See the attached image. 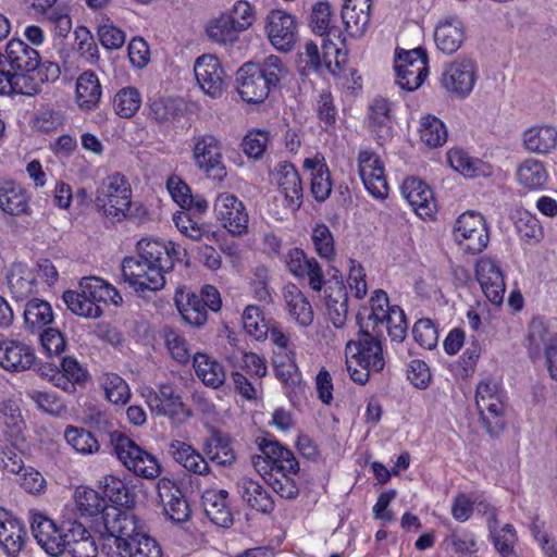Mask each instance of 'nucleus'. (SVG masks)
I'll return each mask as SVG.
<instances>
[{
	"mask_svg": "<svg viewBox=\"0 0 557 557\" xmlns=\"http://www.w3.org/2000/svg\"><path fill=\"white\" fill-rule=\"evenodd\" d=\"M39 53L23 40L11 39L4 52L0 51V95L16 94L25 74H30Z\"/></svg>",
	"mask_w": 557,
	"mask_h": 557,
	"instance_id": "423d86ee",
	"label": "nucleus"
},
{
	"mask_svg": "<svg viewBox=\"0 0 557 557\" xmlns=\"http://www.w3.org/2000/svg\"><path fill=\"white\" fill-rule=\"evenodd\" d=\"M159 496L163 503L164 513L174 522H185L190 517V505L185 490H159Z\"/></svg>",
	"mask_w": 557,
	"mask_h": 557,
	"instance_id": "79ce46f5",
	"label": "nucleus"
},
{
	"mask_svg": "<svg viewBox=\"0 0 557 557\" xmlns=\"http://www.w3.org/2000/svg\"><path fill=\"white\" fill-rule=\"evenodd\" d=\"M214 213L221 225L233 236L248 234L249 214L246 206L231 193L219 194L214 201Z\"/></svg>",
	"mask_w": 557,
	"mask_h": 557,
	"instance_id": "4468645a",
	"label": "nucleus"
},
{
	"mask_svg": "<svg viewBox=\"0 0 557 557\" xmlns=\"http://www.w3.org/2000/svg\"><path fill=\"white\" fill-rule=\"evenodd\" d=\"M476 278L486 298L494 305L502 304L506 290L504 274L492 258H481L476 263Z\"/></svg>",
	"mask_w": 557,
	"mask_h": 557,
	"instance_id": "aec40b11",
	"label": "nucleus"
},
{
	"mask_svg": "<svg viewBox=\"0 0 557 557\" xmlns=\"http://www.w3.org/2000/svg\"><path fill=\"white\" fill-rule=\"evenodd\" d=\"M63 300L69 310L74 314L88 318L97 319L102 314V309L99 305H95L78 289V290H65L63 293Z\"/></svg>",
	"mask_w": 557,
	"mask_h": 557,
	"instance_id": "6e6d98bb",
	"label": "nucleus"
},
{
	"mask_svg": "<svg viewBox=\"0 0 557 557\" xmlns=\"http://www.w3.org/2000/svg\"><path fill=\"white\" fill-rule=\"evenodd\" d=\"M393 306H389L388 296L383 289H376L370 298V311L363 318V324L368 330L379 331V323L384 320ZM363 315L362 312H360Z\"/></svg>",
	"mask_w": 557,
	"mask_h": 557,
	"instance_id": "bf43d9fd",
	"label": "nucleus"
},
{
	"mask_svg": "<svg viewBox=\"0 0 557 557\" xmlns=\"http://www.w3.org/2000/svg\"><path fill=\"white\" fill-rule=\"evenodd\" d=\"M23 522L0 507V548L8 557H17L26 542Z\"/></svg>",
	"mask_w": 557,
	"mask_h": 557,
	"instance_id": "412c9836",
	"label": "nucleus"
},
{
	"mask_svg": "<svg viewBox=\"0 0 557 557\" xmlns=\"http://www.w3.org/2000/svg\"><path fill=\"white\" fill-rule=\"evenodd\" d=\"M102 95L98 76L91 71L83 72L76 81V100L85 110L94 109Z\"/></svg>",
	"mask_w": 557,
	"mask_h": 557,
	"instance_id": "ea45409f",
	"label": "nucleus"
},
{
	"mask_svg": "<svg viewBox=\"0 0 557 557\" xmlns=\"http://www.w3.org/2000/svg\"><path fill=\"white\" fill-rule=\"evenodd\" d=\"M3 469L7 473L13 474L12 482L18 484L21 487L38 486L44 487L46 481L42 474L33 467H26L23 460L16 455L8 456L3 460Z\"/></svg>",
	"mask_w": 557,
	"mask_h": 557,
	"instance_id": "a19ab883",
	"label": "nucleus"
},
{
	"mask_svg": "<svg viewBox=\"0 0 557 557\" xmlns=\"http://www.w3.org/2000/svg\"><path fill=\"white\" fill-rule=\"evenodd\" d=\"M274 178L284 195L285 207L296 212L302 205L304 190L296 168L289 162H281L275 166Z\"/></svg>",
	"mask_w": 557,
	"mask_h": 557,
	"instance_id": "4be33fe9",
	"label": "nucleus"
},
{
	"mask_svg": "<svg viewBox=\"0 0 557 557\" xmlns=\"http://www.w3.org/2000/svg\"><path fill=\"white\" fill-rule=\"evenodd\" d=\"M195 77L202 91L219 98L225 90L224 71L219 60L211 54L199 57L194 65Z\"/></svg>",
	"mask_w": 557,
	"mask_h": 557,
	"instance_id": "a211bd4d",
	"label": "nucleus"
},
{
	"mask_svg": "<svg viewBox=\"0 0 557 557\" xmlns=\"http://www.w3.org/2000/svg\"><path fill=\"white\" fill-rule=\"evenodd\" d=\"M194 368L197 376L212 388H218L225 381V371L221 363L205 354H195Z\"/></svg>",
	"mask_w": 557,
	"mask_h": 557,
	"instance_id": "37998d69",
	"label": "nucleus"
},
{
	"mask_svg": "<svg viewBox=\"0 0 557 557\" xmlns=\"http://www.w3.org/2000/svg\"><path fill=\"white\" fill-rule=\"evenodd\" d=\"M143 396L151 413L158 417H175L184 411L181 396L171 385L162 384L158 391L146 388Z\"/></svg>",
	"mask_w": 557,
	"mask_h": 557,
	"instance_id": "5701e85b",
	"label": "nucleus"
},
{
	"mask_svg": "<svg viewBox=\"0 0 557 557\" xmlns=\"http://www.w3.org/2000/svg\"><path fill=\"white\" fill-rule=\"evenodd\" d=\"M35 361L34 349L16 339L0 341V366L11 372L28 370Z\"/></svg>",
	"mask_w": 557,
	"mask_h": 557,
	"instance_id": "b1692460",
	"label": "nucleus"
},
{
	"mask_svg": "<svg viewBox=\"0 0 557 557\" xmlns=\"http://www.w3.org/2000/svg\"><path fill=\"white\" fill-rule=\"evenodd\" d=\"M379 329H386L392 341L403 342L407 332V320L404 310L398 306H393L383 321L379 323Z\"/></svg>",
	"mask_w": 557,
	"mask_h": 557,
	"instance_id": "680f3d73",
	"label": "nucleus"
},
{
	"mask_svg": "<svg viewBox=\"0 0 557 557\" xmlns=\"http://www.w3.org/2000/svg\"><path fill=\"white\" fill-rule=\"evenodd\" d=\"M273 366L275 376L285 386L288 397L302 389V376L296 364L295 355L274 352Z\"/></svg>",
	"mask_w": 557,
	"mask_h": 557,
	"instance_id": "473e14b6",
	"label": "nucleus"
},
{
	"mask_svg": "<svg viewBox=\"0 0 557 557\" xmlns=\"http://www.w3.org/2000/svg\"><path fill=\"white\" fill-rule=\"evenodd\" d=\"M454 237L469 253L475 255L483 251L490 240L485 219L474 211L460 214L454 226Z\"/></svg>",
	"mask_w": 557,
	"mask_h": 557,
	"instance_id": "9b49d317",
	"label": "nucleus"
},
{
	"mask_svg": "<svg viewBox=\"0 0 557 557\" xmlns=\"http://www.w3.org/2000/svg\"><path fill=\"white\" fill-rule=\"evenodd\" d=\"M259 450L262 455L252 456L251 462L255 469L260 470V463L263 468H270L265 472L264 482L268 485L281 484V478L290 480L299 471V462L293 451L284 447L274 438L258 437L256 440Z\"/></svg>",
	"mask_w": 557,
	"mask_h": 557,
	"instance_id": "0eeeda50",
	"label": "nucleus"
},
{
	"mask_svg": "<svg viewBox=\"0 0 557 557\" xmlns=\"http://www.w3.org/2000/svg\"><path fill=\"white\" fill-rule=\"evenodd\" d=\"M401 194L419 216L431 218L435 212L433 191L421 180L414 177L405 180Z\"/></svg>",
	"mask_w": 557,
	"mask_h": 557,
	"instance_id": "393cba45",
	"label": "nucleus"
},
{
	"mask_svg": "<svg viewBox=\"0 0 557 557\" xmlns=\"http://www.w3.org/2000/svg\"><path fill=\"white\" fill-rule=\"evenodd\" d=\"M206 33L211 41L228 46L238 40V35L242 32L237 29L234 20L228 14H222L207 25Z\"/></svg>",
	"mask_w": 557,
	"mask_h": 557,
	"instance_id": "a18cd8bd",
	"label": "nucleus"
},
{
	"mask_svg": "<svg viewBox=\"0 0 557 557\" xmlns=\"http://www.w3.org/2000/svg\"><path fill=\"white\" fill-rule=\"evenodd\" d=\"M304 168L311 171V193L319 202L325 201L332 191L331 174L322 157L315 156L304 161Z\"/></svg>",
	"mask_w": 557,
	"mask_h": 557,
	"instance_id": "e433bc0d",
	"label": "nucleus"
},
{
	"mask_svg": "<svg viewBox=\"0 0 557 557\" xmlns=\"http://www.w3.org/2000/svg\"><path fill=\"white\" fill-rule=\"evenodd\" d=\"M358 339L346 345V368L350 379L360 385L369 381L371 372H381L385 366L382 347V330H368L361 313L357 315Z\"/></svg>",
	"mask_w": 557,
	"mask_h": 557,
	"instance_id": "f03ea898",
	"label": "nucleus"
},
{
	"mask_svg": "<svg viewBox=\"0 0 557 557\" xmlns=\"http://www.w3.org/2000/svg\"><path fill=\"white\" fill-rule=\"evenodd\" d=\"M141 106V96L137 88L125 87L116 92L113 99V109L121 117H132Z\"/></svg>",
	"mask_w": 557,
	"mask_h": 557,
	"instance_id": "13d9d810",
	"label": "nucleus"
},
{
	"mask_svg": "<svg viewBox=\"0 0 557 557\" xmlns=\"http://www.w3.org/2000/svg\"><path fill=\"white\" fill-rule=\"evenodd\" d=\"M557 337L556 333H552L542 318H534L528 331V350L531 358H537L542 349L546 350V346L553 338Z\"/></svg>",
	"mask_w": 557,
	"mask_h": 557,
	"instance_id": "09e8293b",
	"label": "nucleus"
},
{
	"mask_svg": "<svg viewBox=\"0 0 557 557\" xmlns=\"http://www.w3.org/2000/svg\"><path fill=\"white\" fill-rule=\"evenodd\" d=\"M226 490H205L201 504L208 519L215 525L228 528L233 523V516L227 505Z\"/></svg>",
	"mask_w": 557,
	"mask_h": 557,
	"instance_id": "7c9ffc66",
	"label": "nucleus"
},
{
	"mask_svg": "<svg viewBox=\"0 0 557 557\" xmlns=\"http://www.w3.org/2000/svg\"><path fill=\"white\" fill-rule=\"evenodd\" d=\"M100 385L104 391L106 398L114 405H124L131 397L128 384L116 373H103L100 377Z\"/></svg>",
	"mask_w": 557,
	"mask_h": 557,
	"instance_id": "5fc2aeb1",
	"label": "nucleus"
},
{
	"mask_svg": "<svg viewBox=\"0 0 557 557\" xmlns=\"http://www.w3.org/2000/svg\"><path fill=\"white\" fill-rule=\"evenodd\" d=\"M265 28L271 44L277 50L289 51L296 42L295 18L285 11H271L267 16Z\"/></svg>",
	"mask_w": 557,
	"mask_h": 557,
	"instance_id": "6ab92c4d",
	"label": "nucleus"
},
{
	"mask_svg": "<svg viewBox=\"0 0 557 557\" xmlns=\"http://www.w3.org/2000/svg\"><path fill=\"white\" fill-rule=\"evenodd\" d=\"M475 81L474 61L469 58H457L444 66L440 85L449 95L463 99L472 91Z\"/></svg>",
	"mask_w": 557,
	"mask_h": 557,
	"instance_id": "f8f14e48",
	"label": "nucleus"
},
{
	"mask_svg": "<svg viewBox=\"0 0 557 557\" xmlns=\"http://www.w3.org/2000/svg\"><path fill=\"white\" fill-rule=\"evenodd\" d=\"M203 451L212 462L222 467L231 466L236 459L231 440L218 431L206 442Z\"/></svg>",
	"mask_w": 557,
	"mask_h": 557,
	"instance_id": "c03bdc74",
	"label": "nucleus"
},
{
	"mask_svg": "<svg viewBox=\"0 0 557 557\" xmlns=\"http://www.w3.org/2000/svg\"><path fill=\"white\" fill-rule=\"evenodd\" d=\"M391 102L382 97L375 98L369 107V122L380 145L392 137Z\"/></svg>",
	"mask_w": 557,
	"mask_h": 557,
	"instance_id": "c9c22d12",
	"label": "nucleus"
},
{
	"mask_svg": "<svg viewBox=\"0 0 557 557\" xmlns=\"http://www.w3.org/2000/svg\"><path fill=\"white\" fill-rule=\"evenodd\" d=\"M358 168L362 183L369 194L376 199H385L388 195V185L380 158L370 150H360Z\"/></svg>",
	"mask_w": 557,
	"mask_h": 557,
	"instance_id": "dca6fc26",
	"label": "nucleus"
},
{
	"mask_svg": "<svg viewBox=\"0 0 557 557\" xmlns=\"http://www.w3.org/2000/svg\"><path fill=\"white\" fill-rule=\"evenodd\" d=\"M311 239L317 253L326 260H331L335 253L334 238L325 224H317L311 234Z\"/></svg>",
	"mask_w": 557,
	"mask_h": 557,
	"instance_id": "69168bd1",
	"label": "nucleus"
},
{
	"mask_svg": "<svg viewBox=\"0 0 557 557\" xmlns=\"http://www.w3.org/2000/svg\"><path fill=\"white\" fill-rule=\"evenodd\" d=\"M237 90L242 99L250 103H260L268 96L271 86L267 83L258 65L252 62L243 64L236 73Z\"/></svg>",
	"mask_w": 557,
	"mask_h": 557,
	"instance_id": "f3484780",
	"label": "nucleus"
},
{
	"mask_svg": "<svg viewBox=\"0 0 557 557\" xmlns=\"http://www.w3.org/2000/svg\"><path fill=\"white\" fill-rule=\"evenodd\" d=\"M37 66L30 74H25L24 81L17 86L16 94L34 96L41 91L44 83L55 82L60 77V66L55 62L41 61L40 55L36 60Z\"/></svg>",
	"mask_w": 557,
	"mask_h": 557,
	"instance_id": "2f4dec72",
	"label": "nucleus"
},
{
	"mask_svg": "<svg viewBox=\"0 0 557 557\" xmlns=\"http://www.w3.org/2000/svg\"><path fill=\"white\" fill-rule=\"evenodd\" d=\"M64 438L73 449L83 455L96 453L100 447L95 436L82 428L69 425L64 431Z\"/></svg>",
	"mask_w": 557,
	"mask_h": 557,
	"instance_id": "4d7b16f0",
	"label": "nucleus"
},
{
	"mask_svg": "<svg viewBox=\"0 0 557 557\" xmlns=\"http://www.w3.org/2000/svg\"><path fill=\"white\" fill-rule=\"evenodd\" d=\"M268 141L269 135L267 132L260 129L250 131L243 138L242 148L248 158L258 160L263 156Z\"/></svg>",
	"mask_w": 557,
	"mask_h": 557,
	"instance_id": "774afa93",
	"label": "nucleus"
},
{
	"mask_svg": "<svg viewBox=\"0 0 557 557\" xmlns=\"http://www.w3.org/2000/svg\"><path fill=\"white\" fill-rule=\"evenodd\" d=\"M184 109L182 100L158 98L150 103L149 115L158 122H168L180 117Z\"/></svg>",
	"mask_w": 557,
	"mask_h": 557,
	"instance_id": "052dcab7",
	"label": "nucleus"
},
{
	"mask_svg": "<svg viewBox=\"0 0 557 557\" xmlns=\"http://www.w3.org/2000/svg\"><path fill=\"white\" fill-rule=\"evenodd\" d=\"M372 0H345L341 17L346 32L351 37H360L370 23V9Z\"/></svg>",
	"mask_w": 557,
	"mask_h": 557,
	"instance_id": "c85d7f7f",
	"label": "nucleus"
},
{
	"mask_svg": "<svg viewBox=\"0 0 557 557\" xmlns=\"http://www.w3.org/2000/svg\"><path fill=\"white\" fill-rule=\"evenodd\" d=\"M283 297L290 319L299 326H309L313 321V309L304 293L295 284H288Z\"/></svg>",
	"mask_w": 557,
	"mask_h": 557,
	"instance_id": "f704fd0d",
	"label": "nucleus"
},
{
	"mask_svg": "<svg viewBox=\"0 0 557 557\" xmlns=\"http://www.w3.org/2000/svg\"><path fill=\"white\" fill-rule=\"evenodd\" d=\"M24 320L33 331L39 330L53 321L50 304L39 298H32L25 305Z\"/></svg>",
	"mask_w": 557,
	"mask_h": 557,
	"instance_id": "8fccbe9b",
	"label": "nucleus"
},
{
	"mask_svg": "<svg viewBox=\"0 0 557 557\" xmlns=\"http://www.w3.org/2000/svg\"><path fill=\"white\" fill-rule=\"evenodd\" d=\"M324 302L327 317L334 327H343L348 313V293L343 280L334 277L327 282L324 289Z\"/></svg>",
	"mask_w": 557,
	"mask_h": 557,
	"instance_id": "a878e982",
	"label": "nucleus"
},
{
	"mask_svg": "<svg viewBox=\"0 0 557 557\" xmlns=\"http://www.w3.org/2000/svg\"><path fill=\"white\" fill-rule=\"evenodd\" d=\"M193 161L198 170L214 181H223L226 168L223 163L222 143L211 133L195 135L191 139Z\"/></svg>",
	"mask_w": 557,
	"mask_h": 557,
	"instance_id": "1a4fd4ad",
	"label": "nucleus"
},
{
	"mask_svg": "<svg viewBox=\"0 0 557 557\" xmlns=\"http://www.w3.org/2000/svg\"><path fill=\"white\" fill-rule=\"evenodd\" d=\"M444 544L458 557H472L479 550L478 539L469 530H451L444 539Z\"/></svg>",
	"mask_w": 557,
	"mask_h": 557,
	"instance_id": "49530a36",
	"label": "nucleus"
},
{
	"mask_svg": "<svg viewBox=\"0 0 557 557\" xmlns=\"http://www.w3.org/2000/svg\"><path fill=\"white\" fill-rule=\"evenodd\" d=\"M102 552L107 557H162V548L152 536L136 531L134 516L122 519L120 524L109 520L103 536Z\"/></svg>",
	"mask_w": 557,
	"mask_h": 557,
	"instance_id": "7ed1b4c3",
	"label": "nucleus"
},
{
	"mask_svg": "<svg viewBox=\"0 0 557 557\" xmlns=\"http://www.w3.org/2000/svg\"><path fill=\"white\" fill-rule=\"evenodd\" d=\"M25 397L35 405L36 409L50 416L57 417L66 410L63 400L54 392L28 388Z\"/></svg>",
	"mask_w": 557,
	"mask_h": 557,
	"instance_id": "603ef678",
	"label": "nucleus"
},
{
	"mask_svg": "<svg viewBox=\"0 0 557 557\" xmlns=\"http://www.w3.org/2000/svg\"><path fill=\"white\" fill-rule=\"evenodd\" d=\"M516 177L520 186L533 191L543 189L549 176L542 161L528 158L517 168Z\"/></svg>",
	"mask_w": 557,
	"mask_h": 557,
	"instance_id": "4c0bfd02",
	"label": "nucleus"
},
{
	"mask_svg": "<svg viewBox=\"0 0 557 557\" xmlns=\"http://www.w3.org/2000/svg\"><path fill=\"white\" fill-rule=\"evenodd\" d=\"M135 490H76L75 503L82 516H101L104 528L109 520L116 524L126 519L135 504Z\"/></svg>",
	"mask_w": 557,
	"mask_h": 557,
	"instance_id": "20e7f679",
	"label": "nucleus"
},
{
	"mask_svg": "<svg viewBox=\"0 0 557 557\" xmlns=\"http://www.w3.org/2000/svg\"><path fill=\"white\" fill-rule=\"evenodd\" d=\"M111 442L117 458L136 475L153 479L159 475L157 459L122 433H112Z\"/></svg>",
	"mask_w": 557,
	"mask_h": 557,
	"instance_id": "9d476101",
	"label": "nucleus"
},
{
	"mask_svg": "<svg viewBox=\"0 0 557 557\" xmlns=\"http://www.w3.org/2000/svg\"><path fill=\"white\" fill-rule=\"evenodd\" d=\"M487 528L492 543L502 557H518L515 548L518 535L512 524L505 523L500 525L497 519H493Z\"/></svg>",
	"mask_w": 557,
	"mask_h": 557,
	"instance_id": "58836bf2",
	"label": "nucleus"
},
{
	"mask_svg": "<svg viewBox=\"0 0 557 557\" xmlns=\"http://www.w3.org/2000/svg\"><path fill=\"white\" fill-rule=\"evenodd\" d=\"M420 139L430 148H437L447 141L445 124L435 115L428 114L420 121Z\"/></svg>",
	"mask_w": 557,
	"mask_h": 557,
	"instance_id": "de8ad7c7",
	"label": "nucleus"
},
{
	"mask_svg": "<svg viewBox=\"0 0 557 557\" xmlns=\"http://www.w3.org/2000/svg\"><path fill=\"white\" fill-rule=\"evenodd\" d=\"M523 147L531 153L548 154L557 147V129L552 125H534L522 135Z\"/></svg>",
	"mask_w": 557,
	"mask_h": 557,
	"instance_id": "72a5a7b5",
	"label": "nucleus"
},
{
	"mask_svg": "<svg viewBox=\"0 0 557 557\" xmlns=\"http://www.w3.org/2000/svg\"><path fill=\"white\" fill-rule=\"evenodd\" d=\"M8 287L16 301L27 300L38 290L35 271L25 263L14 262L7 276Z\"/></svg>",
	"mask_w": 557,
	"mask_h": 557,
	"instance_id": "cd10ccee",
	"label": "nucleus"
},
{
	"mask_svg": "<svg viewBox=\"0 0 557 557\" xmlns=\"http://www.w3.org/2000/svg\"><path fill=\"white\" fill-rule=\"evenodd\" d=\"M242 320L245 331L256 339H260L268 334V327L259 307L247 306L243 312Z\"/></svg>",
	"mask_w": 557,
	"mask_h": 557,
	"instance_id": "338daca9",
	"label": "nucleus"
},
{
	"mask_svg": "<svg viewBox=\"0 0 557 557\" xmlns=\"http://www.w3.org/2000/svg\"><path fill=\"white\" fill-rule=\"evenodd\" d=\"M465 37V25L456 16L442 20L434 30V41L437 49L448 55L459 50Z\"/></svg>",
	"mask_w": 557,
	"mask_h": 557,
	"instance_id": "bb28decb",
	"label": "nucleus"
},
{
	"mask_svg": "<svg viewBox=\"0 0 557 557\" xmlns=\"http://www.w3.org/2000/svg\"><path fill=\"white\" fill-rule=\"evenodd\" d=\"M332 10L329 2H319L313 5L310 23L312 30L320 35H330L337 32L336 27L331 26Z\"/></svg>",
	"mask_w": 557,
	"mask_h": 557,
	"instance_id": "0e129e2a",
	"label": "nucleus"
},
{
	"mask_svg": "<svg viewBox=\"0 0 557 557\" xmlns=\"http://www.w3.org/2000/svg\"><path fill=\"white\" fill-rule=\"evenodd\" d=\"M449 165L466 177H475L484 173V163L471 157L460 148H453L447 152Z\"/></svg>",
	"mask_w": 557,
	"mask_h": 557,
	"instance_id": "3c124183",
	"label": "nucleus"
},
{
	"mask_svg": "<svg viewBox=\"0 0 557 557\" xmlns=\"http://www.w3.org/2000/svg\"><path fill=\"white\" fill-rule=\"evenodd\" d=\"M397 84L401 89H418L428 77V57L422 49L398 52L395 60Z\"/></svg>",
	"mask_w": 557,
	"mask_h": 557,
	"instance_id": "ddd939ff",
	"label": "nucleus"
},
{
	"mask_svg": "<svg viewBox=\"0 0 557 557\" xmlns=\"http://www.w3.org/2000/svg\"><path fill=\"white\" fill-rule=\"evenodd\" d=\"M515 227L520 239L529 245H535L543 238V227L539 219L528 211L517 212Z\"/></svg>",
	"mask_w": 557,
	"mask_h": 557,
	"instance_id": "864d4df0",
	"label": "nucleus"
},
{
	"mask_svg": "<svg viewBox=\"0 0 557 557\" xmlns=\"http://www.w3.org/2000/svg\"><path fill=\"white\" fill-rule=\"evenodd\" d=\"M475 405L488 434L499 435L505 426V405L499 385L491 380L480 382L475 391Z\"/></svg>",
	"mask_w": 557,
	"mask_h": 557,
	"instance_id": "6e6552de",
	"label": "nucleus"
},
{
	"mask_svg": "<svg viewBox=\"0 0 557 557\" xmlns=\"http://www.w3.org/2000/svg\"><path fill=\"white\" fill-rule=\"evenodd\" d=\"M186 250L173 242L143 238L137 256L122 262V276L137 293L157 292L165 284V273L186 257Z\"/></svg>",
	"mask_w": 557,
	"mask_h": 557,
	"instance_id": "f257e3e1",
	"label": "nucleus"
},
{
	"mask_svg": "<svg viewBox=\"0 0 557 557\" xmlns=\"http://www.w3.org/2000/svg\"><path fill=\"white\" fill-rule=\"evenodd\" d=\"M30 530L37 544L50 556L57 557L66 550L63 525L59 528L53 520L39 511H30Z\"/></svg>",
	"mask_w": 557,
	"mask_h": 557,
	"instance_id": "2eb2a0df",
	"label": "nucleus"
},
{
	"mask_svg": "<svg viewBox=\"0 0 557 557\" xmlns=\"http://www.w3.org/2000/svg\"><path fill=\"white\" fill-rule=\"evenodd\" d=\"M132 198L128 178L120 172H113L97 186L94 203L104 222L117 224L129 218Z\"/></svg>",
	"mask_w": 557,
	"mask_h": 557,
	"instance_id": "39448f33",
	"label": "nucleus"
},
{
	"mask_svg": "<svg viewBox=\"0 0 557 557\" xmlns=\"http://www.w3.org/2000/svg\"><path fill=\"white\" fill-rule=\"evenodd\" d=\"M0 209L12 216L30 214L28 193L13 181L0 182Z\"/></svg>",
	"mask_w": 557,
	"mask_h": 557,
	"instance_id": "c756f323",
	"label": "nucleus"
},
{
	"mask_svg": "<svg viewBox=\"0 0 557 557\" xmlns=\"http://www.w3.org/2000/svg\"><path fill=\"white\" fill-rule=\"evenodd\" d=\"M177 308L182 318L190 325L200 327L205 325L208 320L207 309L203 301L195 294L187 297V302L185 305L181 306L177 301Z\"/></svg>",
	"mask_w": 557,
	"mask_h": 557,
	"instance_id": "e2e57ef3",
	"label": "nucleus"
}]
</instances>
